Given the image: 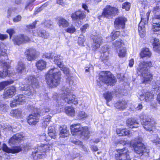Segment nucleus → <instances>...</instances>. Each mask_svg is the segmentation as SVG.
I'll return each mask as SVG.
<instances>
[{
  "label": "nucleus",
  "mask_w": 160,
  "mask_h": 160,
  "mask_svg": "<svg viewBox=\"0 0 160 160\" xmlns=\"http://www.w3.org/2000/svg\"><path fill=\"white\" fill-rule=\"evenodd\" d=\"M25 81L27 84L22 85L21 86L20 89L22 91H24V93L31 98L35 93V88L38 87V82L34 76H28L25 79Z\"/></svg>",
  "instance_id": "nucleus-1"
},
{
  "label": "nucleus",
  "mask_w": 160,
  "mask_h": 160,
  "mask_svg": "<svg viewBox=\"0 0 160 160\" xmlns=\"http://www.w3.org/2000/svg\"><path fill=\"white\" fill-rule=\"evenodd\" d=\"M152 66V63L150 61L140 63L137 72L138 75L142 77V83H148L151 80L152 76L149 71V68Z\"/></svg>",
  "instance_id": "nucleus-2"
},
{
  "label": "nucleus",
  "mask_w": 160,
  "mask_h": 160,
  "mask_svg": "<svg viewBox=\"0 0 160 160\" xmlns=\"http://www.w3.org/2000/svg\"><path fill=\"white\" fill-rule=\"evenodd\" d=\"M61 75V72L58 68L51 69L46 75L47 84L51 87H56L59 83Z\"/></svg>",
  "instance_id": "nucleus-3"
},
{
  "label": "nucleus",
  "mask_w": 160,
  "mask_h": 160,
  "mask_svg": "<svg viewBox=\"0 0 160 160\" xmlns=\"http://www.w3.org/2000/svg\"><path fill=\"white\" fill-rule=\"evenodd\" d=\"M98 84L102 85L104 83L113 86L116 82V80L113 75L109 71L102 72L100 74Z\"/></svg>",
  "instance_id": "nucleus-4"
},
{
  "label": "nucleus",
  "mask_w": 160,
  "mask_h": 160,
  "mask_svg": "<svg viewBox=\"0 0 160 160\" xmlns=\"http://www.w3.org/2000/svg\"><path fill=\"white\" fill-rule=\"evenodd\" d=\"M142 138H139L138 141L131 144L135 152L139 156L146 154H148V152L145 145L142 142Z\"/></svg>",
  "instance_id": "nucleus-5"
},
{
  "label": "nucleus",
  "mask_w": 160,
  "mask_h": 160,
  "mask_svg": "<svg viewBox=\"0 0 160 160\" xmlns=\"http://www.w3.org/2000/svg\"><path fill=\"white\" fill-rule=\"evenodd\" d=\"M50 145L47 144H41L38 145L35 151L32 152V155L34 159L42 158L44 156L45 152L49 149Z\"/></svg>",
  "instance_id": "nucleus-6"
},
{
  "label": "nucleus",
  "mask_w": 160,
  "mask_h": 160,
  "mask_svg": "<svg viewBox=\"0 0 160 160\" xmlns=\"http://www.w3.org/2000/svg\"><path fill=\"white\" fill-rule=\"evenodd\" d=\"M139 117L140 119L143 121L142 124L144 128L146 130L149 131L150 133H152L153 132L152 128L155 124L154 121L153 119L146 117L144 113H142Z\"/></svg>",
  "instance_id": "nucleus-7"
},
{
  "label": "nucleus",
  "mask_w": 160,
  "mask_h": 160,
  "mask_svg": "<svg viewBox=\"0 0 160 160\" xmlns=\"http://www.w3.org/2000/svg\"><path fill=\"white\" fill-rule=\"evenodd\" d=\"M54 62L61 69L63 73L66 75L67 82H68L69 84L71 83L72 82V80L73 78L69 76V69L62 64L61 58H59V57H58V56L55 57Z\"/></svg>",
  "instance_id": "nucleus-8"
},
{
  "label": "nucleus",
  "mask_w": 160,
  "mask_h": 160,
  "mask_svg": "<svg viewBox=\"0 0 160 160\" xmlns=\"http://www.w3.org/2000/svg\"><path fill=\"white\" fill-rule=\"evenodd\" d=\"M118 12V9L108 5L106 6L103 9L102 16L107 18H110L113 16L116 15Z\"/></svg>",
  "instance_id": "nucleus-9"
},
{
  "label": "nucleus",
  "mask_w": 160,
  "mask_h": 160,
  "mask_svg": "<svg viewBox=\"0 0 160 160\" xmlns=\"http://www.w3.org/2000/svg\"><path fill=\"white\" fill-rule=\"evenodd\" d=\"M130 152L126 148L119 149L118 153L116 154V160H131L130 156Z\"/></svg>",
  "instance_id": "nucleus-10"
},
{
  "label": "nucleus",
  "mask_w": 160,
  "mask_h": 160,
  "mask_svg": "<svg viewBox=\"0 0 160 160\" xmlns=\"http://www.w3.org/2000/svg\"><path fill=\"white\" fill-rule=\"evenodd\" d=\"M63 97L65 102L68 104L72 103L76 105L78 103L77 99L75 98L76 96L74 95H72L68 88L66 89L65 92H64Z\"/></svg>",
  "instance_id": "nucleus-11"
},
{
  "label": "nucleus",
  "mask_w": 160,
  "mask_h": 160,
  "mask_svg": "<svg viewBox=\"0 0 160 160\" xmlns=\"http://www.w3.org/2000/svg\"><path fill=\"white\" fill-rule=\"evenodd\" d=\"M138 94L141 101L148 102L152 100L153 98V94L150 92H145L143 90L139 91Z\"/></svg>",
  "instance_id": "nucleus-12"
},
{
  "label": "nucleus",
  "mask_w": 160,
  "mask_h": 160,
  "mask_svg": "<svg viewBox=\"0 0 160 160\" xmlns=\"http://www.w3.org/2000/svg\"><path fill=\"white\" fill-rule=\"evenodd\" d=\"M30 40L29 38L23 34H20L13 37L12 41L14 43L18 45H19L23 43H25Z\"/></svg>",
  "instance_id": "nucleus-13"
},
{
  "label": "nucleus",
  "mask_w": 160,
  "mask_h": 160,
  "mask_svg": "<svg viewBox=\"0 0 160 160\" xmlns=\"http://www.w3.org/2000/svg\"><path fill=\"white\" fill-rule=\"evenodd\" d=\"M40 115L38 113L30 114L27 118L28 123L31 125L36 124L39 121Z\"/></svg>",
  "instance_id": "nucleus-14"
},
{
  "label": "nucleus",
  "mask_w": 160,
  "mask_h": 160,
  "mask_svg": "<svg viewBox=\"0 0 160 160\" xmlns=\"http://www.w3.org/2000/svg\"><path fill=\"white\" fill-rule=\"evenodd\" d=\"M2 148V150L4 152L8 153H17L22 150L20 146L14 147L10 148L5 143L3 144Z\"/></svg>",
  "instance_id": "nucleus-15"
},
{
  "label": "nucleus",
  "mask_w": 160,
  "mask_h": 160,
  "mask_svg": "<svg viewBox=\"0 0 160 160\" xmlns=\"http://www.w3.org/2000/svg\"><path fill=\"white\" fill-rule=\"evenodd\" d=\"M127 21V18L124 17L116 18L114 22L115 27L117 29H123L125 27V22Z\"/></svg>",
  "instance_id": "nucleus-16"
},
{
  "label": "nucleus",
  "mask_w": 160,
  "mask_h": 160,
  "mask_svg": "<svg viewBox=\"0 0 160 160\" xmlns=\"http://www.w3.org/2000/svg\"><path fill=\"white\" fill-rule=\"evenodd\" d=\"M158 20H160V14L155 16L153 19L152 30L153 32L160 31V21Z\"/></svg>",
  "instance_id": "nucleus-17"
},
{
  "label": "nucleus",
  "mask_w": 160,
  "mask_h": 160,
  "mask_svg": "<svg viewBox=\"0 0 160 160\" xmlns=\"http://www.w3.org/2000/svg\"><path fill=\"white\" fill-rule=\"evenodd\" d=\"M24 137V135L23 133H17L11 137L9 140V143L11 145L15 143L18 141H19L23 140Z\"/></svg>",
  "instance_id": "nucleus-18"
},
{
  "label": "nucleus",
  "mask_w": 160,
  "mask_h": 160,
  "mask_svg": "<svg viewBox=\"0 0 160 160\" xmlns=\"http://www.w3.org/2000/svg\"><path fill=\"white\" fill-rule=\"evenodd\" d=\"M150 42L152 43L153 50L156 52L160 53V44L159 40L155 38L152 37Z\"/></svg>",
  "instance_id": "nucleus-19"
},
{
  "label": "nucleus",
  "mask_w": 160,
  "mask_h": 160,
  "mask_svg": "<svg viewBox=\"0 0 160 160\" xmlns=\"http://www.w3.org/2000/svg\"><path fill=\"white\" fill-rule=\"evenodd\" d=\"M16 88L14 86H11L5 89L4 94L5 98H11L16 92Z\"/></svg>",
  "instance_id": "nucleus-20"
},
{
  "label": "nucleus",
  "mask_w": 160,
  "mask_h": 160,
  "mask_svg": "<svg viewBox=\"0 0 160 160\" xmlns=\"http://www.w3.org/2000/svg\"><path fill=\"white\" fill-rule=\"evenodd\" d=\"M108 49V46L107 45H105L104 46L102 47L101 51H100L102 53L101 55V58L103 62H105V61L108 59L109 54Z\"/></svg>",
  "instance_id": "nucleus-21"
},
{
  "label": "nucleus",
  "mask_w": 160,
  "mask_h": 160,
  "mask_svg": "<svg viewBox=\"0 0 160 160\" xmlns=\"http://www.w3.org/2000/svg\"><path fill=\"white\" fill-rule=\"evenodd\" d=\"M59 129L60 131L59 133L60 138H65L69 136V131L67 129V128L66 126L63 125L61 126Z\"/></svg>",
  "instance_id": "nucleus-22"
},
{
  "label": "nucleus",
  "mask_w": 160,
  "mask_h": 160,
  "mask_svg": "<svg viewBox=\"0 0 160 160\" xmlns=\"http://www.w3.org/2000/svg\"><path fill=\"white\" fill-rule=\"evenodd\" d=\"M70 128L71 133L73 135H78L80 134V124L72 125Z\"/></svg>",
  "instance_id": "nucleus-23"
},
{
  "label": "nucleus",
  "mask_w": 160,
  "mask_h": 160,
  "mask_svg": "<svg viewBox=\"0 0 160 160\" xmlns=\"http://www.w3.org/2000/svg\"><path fill=\"white\" fill-rule=\"evenodd\" d=\"M27 58L29 61H31L35 58V55L36 53L35 50L30 48L27 52Z\"/></svg>",
  "instance_id": "nucleus-24"
},
{
  "label": "nucleus",
  "mask_w": 160,
  "mask_h": 160,
  "mask_svg": "<svg viewBox=\"0 0 160 160\" xmlns=\"http://www.w3.org/2000/svg\"><path fill=\"white\" fill-rule=\"evenodd\" d=\"M102 42V37L100 36H97L93 39V43L92 45L93 49L95 50L99 48Z\"/></svg>",
  "instance_id": "nucleus-25"
},
{
  "label": "nucleus",
  "mask_w": 160,
  "mask_h": 160,
  "mask_svg": "<svg viewBox=\"0 0 160 160\" xmlns=\"http://www.w3.org/2000/svg\"><path fill=\"white\" fill-rule=\"evenodd\" d=\"M127 126L130 128H137L139 123L133 118L128 119L126 121Z\"/></svg>",
  "instance_id": "nucleus-26"
},
{
  "label": "nucleus",
  "mask_w": 160,
  "mask_h": 160,
  "mask_svg": "<svg viewBox=\"0 0 160 160\" xmlns=\"http://www.w3.org/2000/svg\"><path fill=\"white\" fill-rule=\"evenodd\" d=\"M89 131L87 127H85L81 128V138L87 139L89 136Z\"/></svg>",
  "instance_id": "nucleus-27"
},
{
  "label": "nucleus",
  "mask_w": 160,
  "mask_h": 160,
  "mask_svg": "<svg viewBox=\"0 0 160 160\" xmlns=\"http://www.w3.org/2000/svg\"><path fill=\"white\" fill-rule=\"evenodd\" d=\"M17 72L20 74H24L26 73V68L25 64L22 62H19L16 68Z\"/></svg>",
  "instance_id": "nucleus-28"
},
{
  "label": "nucleus",
  "mask_w": 160,
  "mask_h": 160,
  "mask_svg": "<svg viewBox=\"0 0 160 160\" xmlns=\"http://www.w3.org/2000/svg\"><path fill=\"white\" fill-rule=\"evenodd\" d=\"M116 132L119 136L131 135V133L130 132V131L125 128H117L116 129Z\"/></svg>",
  "instance_id": "nucleus-29"
},
{
  "label": "nucleus",
  "mask_w": 160,
  "mask_h": 160,
  "mask_svg": "<svg viewBox=\"0 0 160 160\" xmlns=\"http://www.w3.org/2000/svg\"><path fill=\"white\" fill-rule=\"evenodd\" d=\"M35 31H33L34 35H38L44 39L48 38L49 36V34L44 30L39 31L36 33H35Z\"/></svg>",
  "instance_id": "nucleus-30"
},
{
  "label": "nucleus",
  "mask_w": 160,
  "mask_h": 160,
  "mask_svg": "<svg viewBox=\"0 0 160 160\" xmlns=\"http://www.w3.org/2000/svg\"><path fill=\"white\" fill-rule=\"evenodd\" d=\"M144 24L142 22H140L138 25V30L140 37L143 38L145 35V29Z\"/></svg>",
  "instance_id": "nucleus-31"
},
{
  "label": "nucleus",
  "mask_w": 160,
  "mask_h": 160,
  "mask_svg": "<svg viewBox=\"0 0 160 160\" xmlns=\"http://www.w3.org/2000/svg\"><path fill=\"white\" fill-rule=\"evenodd\" d=\"M114 105L115 107L120 110L124 109L127 107V102L124 101L117 102Z\"/></svg>",
  "instance_id": "nucleus-32"
},
{
  "label": "nucleus",
  "mask_w": 160,
  "mask_h": 160,
  "mask_svg": "<svg viewBox=\"0 0 160 160\" xmlns=\"http://www.w3.org/2000/svg\"><path fill=\"white\" fill-rule=\"evenodd\" d=\"M46 64L47 63L46 61L41 60L37 62L36 66L38 70H42L46 68Z\"/></svg>",
  "instance_id": "nucleus-33"
},
{
  "label": "nucleus",
  "mask_w": 160,
  "mask_h": 160,
  "mask_svg": "<svg viewBox=\"0 0 160 160\" xmlns=\"http://www.w3.org/2000/svg\"><path fill=\"white\" fill-rule=\"evenodd\" d=\"M151 55V53L148 48H143L140 53L141 58H143L145 57H150Z\"/></svg>",
  "instance_id": "nucleus-34"
},
{
  "label": "nucleus",
  "mask_w": 160,
  "mask_h": 160,
  "mask_svg": "<svg viewBox=\"0 0 160 160\" xmlns=\"http://www.w3.org/2000/svg\"><path fill=\"white\" fill-rule=\"evenodd\" d=\"M11 116L17 118H21L22 116V111L21 109H15L12 110L10 112Z\"/></svg>",
  "instance_id": "nucleus-35"
},
{
  "label": "nucleus",
  "mask_w": 160,
  "mask_h": 160,
  "mask_svg": "<svg viewBox=\"0 0 160 160\" xmlns=\"http://www.w3.org/2000/svg\"><path fill=\"white\" fill-rule=\"evenodd\" d=\"M120 34V32L119 31H113L112 32L110 37L107 38L108 39V42H111L117 38Z\"/></svg>",
  "instance_id": "nucleus-36"
},
{
  "label": "nucleus",
  "mask_w": 160,
  "mask_h": 160,
  "mask_svg": "<svg viewBox=\"0 0 160 160\" xmlns=\"http://www.w3.org/2000/svg\"><path fill=\"white\" fill-rule=\"evenodd\" d=\"M59 26L63 28H65L68 26V22L65 18H60L58 22Z\"/></svg>",
  "instance_id": "nucleus-37"
},
{
  "label": "nucleus",
  "mask_w": 160,
  "mask_h": 160,
  "mask_svg": "<svg viewBox=\"0 0 160 160\" xmlns=\"http://www.w3.org/2000/svg\"><path fill=\"white\" fill-rule=\"evenodd\" d=\"M65 111L66 113L68 116L73 117L75 115V110L72 107H65Z\"/></svg>",
  "instance_id": "nucleus-38"
},
{
  "label": "nucleus",
  "mask_w": 160,
  "mask_h": 160,
  "mask_svg": "<svg viewBox=\"0 0 160 160\" xmlns=\"http://www.w3.org/2000/svg\"><path fill=\"white\" fill-rule=\"evenodd\" d=\"M113 92H107L103 94V96L107 101V104L108 105V102L110 101L113 97Z\"/></svg>",
  "instance_id": "nucleus-39"
},
{
  "label": "nucleus",
  "mask_w": 160,
  "mask_h": 160,
  "mask_svg": "<svg viewBox=\"0 0 160 160\" xmlns=\"http://www.w3.org/2000/svg\"><path fill=\"white\" fill-rule=\"evenodd\" d=\"M71 18L73 21L78 22L80 19V11L79 10L72 13Z\"/></svg>",
  "instance_id": "nucleus-40"
},
{
  "label": "nucleus",
  "mask_w": 160,
  "mask_h": 160,
  "mask_svg": "<svg viewBox=\"0 0 160 160\" xmlns=\"http://www.w3.org/2000/svg\"><path fill=\"white\" fill-rule=\"evenodd\" d=\"M151 141L156 145H158L160 146V139L158 137V135L155 134L153 135L151 138Z\"/></svg>",
  "instance_id": "nucleus-41"
},
{
  "label": "nucleus",
  "mask_w": 160,
  "mask_h": 160,
  "mask_svg": "<svg viewBox=\"0 0 160 160\" xmlns=\"http://www.w3.org/2000/svg\"><path fill=\"white\" fill-rule=\"evenodd\" d=\"M13 82V80L7 81L0 82V91L2 90L6 87L12 83Z\"/></svg>",
  "instance_id": "nucleus-42"
},
{
  "label": "nucleus",
  "mask_w": 160,
  "mask_h": 160,
  "mask_svg": "<svg viewBox=\"0 0 160 160\" xmlns=\"http://www.w3.org/2000/svg\"><path fill=\"white\" fill-rule=\"evenodd\" d=\"M15 98L16 100H17L20 104H22L26 102V98L23 94L19 95Z\"/></svg>",
  "instance_id": "nucleus-43"
},
{
  "label": "nucleus",
  "mask_w": 160,
  "mask_h": 160,
  "mask_svg": "<svg viewBox=\"0 0 160 160\" xmlns=\"http://www.w3.org/2000/svg\"><path fill=\"white\" fill-rule=\"evenodd\" d=\"M51 117L50 116H47L43 117V121L42 122V126L44 128H46L49 122H51Z\"/></svg>",
  "instance_id": "nucleus-44"
},
{
  "label": "nucleus",
  "mask_w": 160,
  "mask_h": 160,
  "mask_svg": "<svg viewBox=\"0 0 160 160\" xmlns=\"http://www.w3.org/2000/svg\"><path fill=\"white\" fill-rule=\"evenodd\" d=\"M153 88L157 92L160 91V80H158L155 82L153 84Z\"/></svg>",
  "instance_id": "nucleus-45"
},
{
  "label": "nucleus",
  "mask_w": 160,
  "mask_h": 160,
  "mask_svg": "<svg viewBox=\"0 0 160 160\" xmlns=\"http://www.w3.org/2000/svg\"><path fill=\"white\" fill-rule=\"evenodd\" d=\"M58 56L59 57V58L61 56L59 55H55V54L54 53H45L43 55V58H47L48 59H52L53 57H54V59H55V57Z\"/></svg>",
  "instance_id": "nucleus-46"
},
{
  "label": "nucleus",
  "mask_w": 160,
  "mask_h": 160,
  "mask_svg": "<svg viewBox=\"0 0 160 160\" xmlns=\"http://www.w3.org/2000/svg\"><path fill=\"white\" fill-rule=\"evenodd\" d=\"M126 54V50L125 48L123 47L120 48L119 52H118V55L120 57H125Z\"/></svg>",
  "instance_id": "nucleus-47"
},
{
  "label": "nucleus",
  "mask_w": 160,
  "mask_h": 160,
  "mask_svg": "<svg viewBox=\"0 0 160 160\" xmlns=\"http://www.w3.org/2000/svg\"><path fill=\"white\" fill-rule=\"evenodd\" d=\"M113 44L115 47L119 48L121 46L123 45V41L122 40L119 39L115 42Z\"/></svg>",
  "instance_id": "nucleus-48"
},
{
  "label": "nucleus",
  "mask_w": 160,
  "mask_h": 160,
  "mask_svg": "<svg viewBox=\"0 0 160 160\" xmlns=\"http://www.w3.org/2000/svg\"><path fill=\"white\" fill-rule=\"evenodd\" d=\"M150 14V12H148L146 13V18H143L141 16V21L140 22L143 23L144 25L146 24L148 22V20L149 19V16Z\"/></svg>",
  "instance_id": "nucleus-49"
},
{
  "label": "nucleus",
  "mask_w": 160,
  "mask_h": 160,
  "mask_svg": "<svg viewBox=\"0 0 160 160\" xmlns=\"http://www.w3.org/2000/svg\"><path fill=\"white\" fill-rule=\"evenodd\" d=\"M130 7V3L128 2H126L122 5V8L125 9L126 10L128 11Z\"/></svg>",
  "instance_id": "nucleus-50"
},
{
  "label": "nucleus",
  "mask_w": 160,
  "mask_h": 160,
  "mask_svg": "<svg viewBox=\"0 0 160 160\" xmlns=\"http://www.w3.org/2000/svg\"><path fill=\"white\" fill-rule=\"evenodd\" d=\"M139 3L142 5L143 8H145L148 5V2L146 0H139Z\"/></svg>",
  "instance_id": "nucleus-51"
},
{
  "label": "nucleus",
  "mask_w": 160,
  "mask_h": 160,
  "mask_svg": "<svg viewBox=\"0 0 160 160\" xmlns=\"http://www.w3.org/2000/svg\"><path fill=\"white\" fill-rule=\"evenodd\" d=\"M6 32L9 34L10 38H11L12 35L15 33V31L14 28H10L7 30Z\"/></svg>",
  "instance_id": "nucleus-52"
},
{
  "label": "nucleus",
  "mask_w": 160,
  "mask_h": 160,
  "mask_svg": "<svg viewBox=\"0 0 160 160\" xmlns=\"http://www.w3.org/2000/svg\"><path fill=\"white\" fill-rule=\"evenodd\" d=\"M16 9V8H12L8 9L7 12V17L8 18L11 17L12 12H15Z\"/></svg>",
  "instance_id": "nucleus-53"
},
{
  "label": "nucleus",
  "mask_w": 160,
  "mask_h": 160,
  "mask_svg": "<svg viewBox=\"0 0 160 160\" xmlns=\"http://www.w3.org/2000/svg\"><path fill=\"white\" fill-rule=\"evenodd\" d=\"M76 29L73 26H72L71 27L68 28L66 30V31L69 33H73L75 32Z\"/></svg>",
  "instance_id": "nucleus-54"
},
{
  "label": "nucleus",
  "mask_w": 160,
  "mask_h": 160,
  "mask_svg": "<svg viewBox=\"0 0 160 160\" xmlns=\"http://www.w3.org/2000/svg\"><path fill=\"white\" fill-rule=\"evenodd\" d=\"M20 104L17 100H16V98L15 99L10 103V106L11 107H14L17 106L18 104Z\"/></svg>",
  "instance_id": "nucleus-55"
},
{
  "label": "nucleus",
  "mask_w": 160,
  "mask_h": 160,
  "mask_svg": "<svg viewBox=\"0 0 160 160\" xmlns=\"http://www.w3.org/2000/svg\"><path fill=\"white\" fill-rule=\"evenodd\" d=\"M8 74V72L7 70H5L3 72L0 71V78H3L5 77Z\"/></svg>",
  "instance_id": "nucleus-56"
},
{
  "label": "nucleus",
  "mask_w": 160,
  "mask_h": 160,
  "mask_svg": "<svg viewBox=\"0 0 160 160\" xmlns=\"http://www.w3.org/2000/svg\"><path fill=\"white\" fill-rule=\"evenodd\" d=\"M8 108L7 105L5 104H2L0 105V109L4 112L6 111Z\"/></svg>",
  "instance_id": "nucleus-57"
},
{
  "label": "nucleus",
  "mask_w": 160,
  "mask_h": 160,
  "mask_svg": "<svg viewBox=\"0 0 160 160\" xmlns=\"http://www.w3.org/2000/svg\"><path fill=\"white\" fill-rule=\"evenodd\" d=\"M8 36L6 34H2L0 33V40H3L7 38Z\"/></svg>",
  "instance_id": "nucleus-58"
},
{
  "label": "nucleus",
  "mask_w": 160,
  "mask_h": 160,
  "mask_svg": "<svg viewBox=\"0 0 160 160\" xmlns=\"http://www.w3.org/2000/svg\"><path fill=\"white\" fill-rule=\"evenodd\" d=\"M21 16L18 15L13 18V21L14 22H17L21 20Z\"/></svg>",
  "instance_id": "nucleus-59"
},
{
  "label": "nucleus",
  "mask_w": 160,
  "mask_h": 160,
  "mask_svg": "<svg viewBox=\"0 0 160 160\" xmlns=\"http://www.w3.org/2000/svg\"><path fill=\"white\" fill-rule=\"evenodd\" d=\"M48 5V2L42 5L41 7L39 8H38L36 10V12H40L42 9L46 7Z\"/></svg>",
  "instance_id": "nucleus-60"
},
{
  "label": "nucleus",
  "mask_w": 160,
  "mask_h": 160,
  "mask_svg": "<svg viewBox=\"0 0 160 160\" xmlns=\"http://www.w3.org/2000/svg\"><path fill=\"white\" fill-rule=\"evenodd\" d=\"M89 25L88 24H86L83 25L81 28V31L83 32H85L86 30L88 28Z\"/></svg>",
  "instance_id": "nucleus-61"
},
{
  "label": "nucleus",
  "mask_w": 160,
  "mask_h": 160,
  "mask_svg": "<svg viewBox=\"0 0 160 160\" xmlns=\"http://www.w3.org/2000/svg\"><path fill=\"white\" fill-rule=\"evenodd\" d=\"M52 22L51 21L49 20L46 21L44 22L45 26L48 28H49L52 25Z\"/></svg>",
  "instance_id": "nucleus-62"
},
{
  "label": "nucleus",
  "mask_w": 160,
  "mask_h": 160,
  "mask_svg": "<svg viewBox=\"0 0 160 160\" xmlns=\"http://www.w3.org/2000/svg\"><path fill=\"white\" fill-rule=\"evenodd\" d=\"M49 136L52 138L55 139L56 138V132H48Z\"/></svg>",
  "instance_id": "nucleus-63"
},
{
  "label": "nucleus",
  "mask_w": 160,
  "mask_h": 160,
  "mask_svg": "<svg viewBox=\"0 0 160 160\" xmlns=\"http://www.w3.org/2000/svg\"><path fill=\"white\" fill-rule=\"evenodd\" d=\"M39 139L41 141H47L48 140L47 138L45 135L44 134L40 136Z\"/></svg>",
  "instance_id": "nucleus-64"
}]
</instances>
